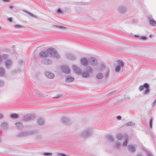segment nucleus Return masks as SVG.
<instances>
[{
  "label": "nucleus",
  "instance_id": "0eeeda50",
  "mask_svg": "<svg viewBox=\"0 0 156 156\" xmlns=\"http://www.w3.org/2000/svg\"><path fill=\"white\" fill-rule=\"evenodd\" d=\"M149 87L147 83H145L144 85L140 86L139 87L140 91H141L145 89L144 94H146L149 91Z\"/></svg>",
  "mask_w": 156,
  "mask_h": 156
},
{
  "label": "nucleus",
  "instance_id": "7ed1b4c3",
  "mask_svg": "<svg viewBox=\"0 0 156 156\" xmlns=\"http://www.w3.org/2000/svg\"><path fill=\"white\" fill-rule=\"evenodd\" d=\"M93 69L91 67H88L86 68V71L82 73V76L84 78H89L90 76V74L93 73Z\"/></svg>",
  "mask_w": 156,
  "mask_h": 156
},
{
  "label": "nucleus",
  "instance_id": "72a5a7b5",
  "mask_svg": "<svg viewBox=\"0 0 156 156\" xmlns=\"http://www.w3.org/2000/svg\"><path fill=\"white\" fill-rule=\"evenodd\" d=\"M15 27L17 28H22L23 27V26L18 24L15 25Z\"/></svg>",
  "mask_w": 156,
  "mask_h": 156
},
{
  "label": "nucleus",
  "instance_id": "9b49d317",
  "mask_svg": "<svg viewBox=\"0 0 156 156\" xmlns=\"http://www.w3.org/2000/svg\"><path fill=\"white\" fill-rule=\"evenodd\" d=\"M81 63L83 66H86L88 62L87 59L86 58H82L80 60Z\"/></svg>",
  "mask_w": 156,
  "mask_h": 156
},
{
  "label": "nucleus",
  "instance_id": "49530a36",
  "mask_svg": "<svg viewBox=\"0 0 156 156\" xmlns=\"http://www.w3.org/2000/svg\"><path fill=\"white\" fill-rule=\"evenodd\" d=\"M142 39L143 40H146L147 38L145 37H142Z\"/></svg>",
  "mask_w": 156,
  "mask_h": 156
},
{
  "label": "nucleus",
  "instance_id": "f3484780",
  "mask_svg": "<svg viewBox=\"0 0 156 156\" xmlns=\"http://www.w3.org/2000/svg\"><path fill=\"white\" fill-rule=\"evenodd\" d=\"M74 80L73 77L68 76L66 79L65 81L67 82H70L73 81Z\"/></svg>",
  "mask_w": 156,
  "mask_h": 156
},
{
  "label": "nucleus",
  "instance_id": "393cba45",
  "mask_svg": "<svg viewBox=\"0 0 156 156\" xmlns=\"http://www.w3.org/2000/svg\"><path fill=\"white\" fill-rule=\"evenodd\" d=\"M149 23L153 26H156V21L153 19L149 20Z\"/></svg>",
  "mask_w": 156,
  "mask_h": 156
},
{
  "label": "nucleus",
  "instance_id": "37998d69",
  "mask_svg": "<svg viewBox=\"0 0 156 156\" xmlns=\"http://www.w3.org/2000/svg\"><path fill=\"white\" fill-rule=\"evenodd\" d=\"M3 115L2 113H0V119H1L3 118Z\"/></svg>",
  "mask_w": 156,
  "mask_h": 156
},
{
  "label": "nucleus",
  "instance_id": "58836bf2",
  "mask_svg": "<svg viewBox=\"0 0 156 156\" xmlns=\"http://www.w3.org/2000/svg\"><path fill=\"white\" fill-rule=\"evenodd\" d=\"M4 85L3 82L1 80H0V87Z\"/></svg>",
  "mask_w": 156,
  "mask_h": 156
},
{
  "label": "nucleus",
  "instance_id": "20e7f679",
  "mask_svg": "<svg viewBox=\"0 0 156 156\" xmlns=\"http://www.w3.org/2000/svg\"><path fill=\"white\" fill-rule=\"evenodd\" d=\"M117 11L121 14L125 13L127 11L126 6L122 5H120L118 6L117 8Z\"/></svg>",
  "mask_w": 156,
  "mask_h": 156
},
{
  "label": "nucleus",
  "instance_id": "6e6552de",
  "mask_svg": "<svg viewBox=\"0 0 156 156\" xmlns=\"http://www.w3.org/2000/svg\"><path fill=\"white\" fill-rule=\"evenodd\" d=\"M5 61V64L6 69L10 68L12 65V61L10 59H6Z\"/></svg>",
  "mask_w": 156,
  "mask_h": 156
},
{
  "label": "nucleus",
  "instance_id": "2f4dec72",
  "mask_svg": "<svg viewBox=\"0 0 156 156\" xmlns=\"http://www.w3.org/2000/svg\"><path fill=\"white\" fill-rule=\"evenodd\" d=\"M124 136V135L122 136L120 134H119L117 136V138L119 140H121L122 139H123V136Z\"/></svg>",
  "mask_w": 156,
  "mask_h": 156
},
{
  "label": "nucleus",
  "instance_id": "6ab92c4d",
  "mask_svg": "<svg viewBox=\"0 0 156 156\" xmlns=\"http://www.w3.org/2000/svg\"><path fill=\"white\" fill-rule=\"evenodd\" d=\"M103 74L101 73H99L97 74L96 77L98 79H101L103 77Z\"/></svg>",
  "mask_w": 156,
  "mask_h": 156
},
{
  "label": "nucleus",
  "instance_id": "f03ea898",
  "mask_svg": "<svg viewBox=\"0 0 156 156\" xmlns=\"http://www.w3.org/2000/svg\"><path fill=\"white\" fill-rule=\"evenodd\" d=\"M93 131L91 128H87L80 132L79 133V136L82 138H86L91 135Z\"/></svg>",
  "mask_w": 156,
  "mask_h": 156
},
{
  "label": "nucleus",
  "instance_id": "f257e3e1",
  "mask_svg": "<svg viewBox=\"0 0 156 156\" xmlns=\"http://www.w3.org/2000/svg\"><path fill=\"white\" fill-rule=\"evenodd\" d=\"M39 55L41 57H45L49 56L57 58H59L60 57L59 54L55 49L53 48H48L47 50L41 51L39 53Z\"/></svg>",
  "mask_w": 156,
  "mask_h": 156
},
{
  "label": "nucleus",
  "instance_id": "ea45409f",
  "mask_svg": "<svg viewBox=\"0 0 156 156\" xmlns=\"http://www.w3.org/2000/svg\"><path fill=\"white\" fill-rule=\"evenodd\" d=\"M57 12H58L59 14L61 13H62V10L60 9H58L57 11Z\"/></svg>",
  "mask_w": 156,
  "mask_h": 156
},
{
  "label": "nucleus",
  "instance_id": "f8f14e48",
  "mask_svg": "<svg viewBox=\"0 0 156 156\" xmlns=\"http://www.w3.org/2000/svg\"><path fill=\"white\" fill-rule=\"evenodd\" d=\"M45 75L49 79H53L55 77V75L53 73L49 72H46Z\"/></svg>",
  "mask_w": 156,
  "mask_h": 156
},
{
  "label": "nucleus",
  "instance_id": "dca6fc26",
  "mask_svg": "<svg viewBox=\"0 0 156 156\" xmlns=\"http://www.w3.org/2000/svg\"><path fill=\"white\" fill-rule=\"evenodd\" d=\"M129 150L131 152H135L136 150V147L134 146L129 145L128 146Z\"/></svg>",
  "mask_w": 156,
  "mask_h": 156
},
{
  "label": "nucleus",
  "instance_id": "3c124183",
  "mask_svg": "<svg viewBox=\"0 0 156 156\" xmlns=\"http://www.w3.org/2000/svg\"><path fill=\"white\" fill-rule=\"evenodd\" d=\"M4 1H5V2H7L9 0H3Z\"/></svg>",
  "mask_w": 156,
  "mask_h": 156
},
{
  "label": "nucleus",
  "instance_id": "a878e982",
  "mask_svg": "<svg viewBox=\"0 0 156 156\" xmlns=\"http://www.w3.org/2000/svg\"><path fill=\"white\" fill-rule=\"evenodd\" d=\"M10 117L12 119H17L18 117V115L16 114H13L10 115Z\"/></svg>",
  "mask_w": 156,
  "mask_h": 156
},
{
  "label": "nucleus",
  "instance_id": "cd10ccee",
  "mask_svg": "<svg viewBox=\"0 0 156 156\" xmlns=\"http://www.w3.org/2000/svg\"><path fill=\"white\" fill-rule=\"evenodd\" d=\"M135 123L132 122H129L126 123L125 124V125L126 126H133L135 125Z\"/></svg>",
  "mask_w": 156,
  "mask_h": 156
},
{
  "label": "nucleus",
  "instance_id": "1a4fd4ad",
  "mask_svg": "<svg viewBox=\"0 0 156 156\" xmlns=\"http://www.w3.org/2000/svg\"><path fill=\"white\" fill-rule=\"evenodd\" d=\"M73 68L74 71L78 74H80L81 73V71L80 68L75 65L73 66Z\"/></svg>",
  "mask_w": 156,
  "mask_h": 156
},
{
  "label": "nucleus",
  "instance_id": "603ef678",
  "mask_svg": "<svg viewBox=\"0 0 156 156\" xmlns=\"http://www.w3.org/2000/svg\"><path fill=\"white\" fill-rule=\"evenodd\" d=\"M152 35H151V34L150 35V36H149V37H152Z\"/></svg>",
  "mask_w": 156,
  "mask_h": 156
},
{
  "label": "nucleus",
  "instance_id": "4468645a",
  "mask_svg": "<svg viewBox=\"0 0 156 156\" xmlns=\"http://www.w3.org/2000/svg\"><path fill=\"white\" fill-rule=\"evenodd\" d=\"M31 134V133L29 132H21L19 133L18 134L17 136H24Z\"/></svg>",
  "mask_w": 156,
  "mask_h": 156
},
{
  "label": "nucleus",
  "instance_id": "412c9836",
  "mask_svg": "<svg viewBox=\"0 0 156 156\" xmlns=\"http://www.w3.org/2000/svg\"><path fill=\"white\" fill-rule=\"evenodd\" d=\"M66 56L68 58L72 60L75 59L76 58L75 56L70 54H67Z\"/></svg>",
  "mask_w": 156,
  "mask_h": 156
},
{
  "label": "nucleus",
  "instance_id": "4be33fe9",
  "mask_svg": "<svg viewBox=\"0 0 156 156\" xmlns=\"http://www.w3.org/2000/svg\"><path fill=\"white\" fill-rule=\"evenodd\" d=\"M15 125L19 129H21L23 128V124L20 122H17L15 123Z\"/></svg>",
  "mask_w": 156,
  "mask_h": 156
},
{
  "label": "nucleus",
  "instance_id": "79ce46f5",
  "mask_svg": "<svg viewBox=\"0 0 156 156\" xmlns=\"http://www.w3.org/2000/svg\"><path fill=\"white\" fill-rule=\"evenodd\" d=\"M7 20L10 22H11L12 21V18H8V19H7Z\"/></svg>",
  "mask_w": 156,
  "mask_h": 156
},
{
  "label": "nucleus",
  "instance_id": "a18cd8bd",
  "mask_svg": "<svg viewBox=\"0 0 156 156\" xmlns=\"http://www.w3.org/2000/svg\"><path fill=\"white\" fill-rule=\"evenodd\" d=\"M23 63V61H20L19 62V64L20 65L22 64Z\"/></svg>",
  "mask_w": 156,
  "mask_h": 156
},
{
  "label": "nucleus",
  "instance_id": "423d86ee",
  "mask_svg": "<svg viewBox=\"0 0 156 156\" xmlns=\"http://www.w3.org/2000/svg\"><path fill=\"white\" fill-rule=\"evenodd\" d=\"M88 62L92 66H96L98 64L97 59L93 57H91L89 58Z\"/></svg>",
  "mask_w": 156,
  "mask_h": 156
},
{
  "label": "nucleus",
  "instance_id": "c85d7f7f",
  "mask_svg": "<svg viewBox=\"0 0 156 156\" xmlns=\"http://www.w3.org/2000/svg\"><path fill=\"white\" fill-rule=\"evenodd\" d=\"M107 139L110 141H113V136H112L108 135L106 136Z\"/></svg>",
  "mask_w": 156,
  "mask_h": 156
},
{
  "label": "nucleus",
  "instance_id": "c03bdc74",
  "mask_svg": "<svg viewBox=\"0 0 156 156\" xmlns=\"http://www.w3.org/2000/svg\"><path fill=\"white\" fill-rule=\"evenodd\" d=\"M120 144H116L115 145V147H116L117 148L119 147V146Z\"/></svg>",
  "mask_w": 156,
  "mask_h": 156
},
{
  "label": "nucleus",
  "instance_id": "a211bd4d",
  "mask_svg": "<svg viewBox=\"0 0 156 156\" xmlns=\"http://www.w3.org/2000/svg\"><path fill=\"white\" fill-rule=\"evenodd\" d=\"M123 139L125 140V141L123 143V145L124 146H126V145L127 143L128 137L127 135H124V136H123Z\"/></svg>",
  "mask_w": 156,
  "mask_h": 156
},
{
  "label": "nucleus",
  "instance_id": "7c9ffc66",
  "mask_svg": "<svg viewBox=\"0 0 156 156\" xmlns=\"http://www.w3.org/2000/svg\"><path fill=\"white\" fill-rule=\"evenodd\" d=\"M24 12H26V13H27L29 15H30V16H31V17H33L34 18H37V17L33 15L32 13H31V12H27V11H24Z\"/></svg>",
  "mask_w": 156,
  "mask_h": 156
},
{
  "label": "nucleus",
  "instance_id": "ddd939ff",
  "mask_svg": "<svg viewBox=\"0 0 156 156\" xmlns=\"http://www.w3.org/2000/svg\"><path fill=\"white\" fill-rule=\"evenodd\" d=\"M8 58V55H7L4 54L2 55H0V62L6 60Z\"/></svg>",
  "mask_w": 156,
  "mask_h": 156
},
{
  "label": "nucleus",
  "instance_id": "c756f323",
  "mask_svg": "<svg viewBox=\"0 0 156 156\" xmlns=\"http://www.w3.org/2000/svg\"><path fill=\"white\" fill-rule=\"evenodd\" d=\"M99 66L100 67L99 69L101 71L103 70L106 69L105 66L103 64H101Z\"/></svg>",
  "mask_w": 156,
  "mask_h": 156
},
{
  "label": "nucleus",
  "instance_id": "de8ad7c7",
  "mask_svg": "<svg viewBox=\"0 0 156 156\" xmlns=\"http://www.w3.org/2000/svg\"><path fill=\"white\" fill-rule=\"evenodd\" d=\"M147 155L148 156H152V154L150 153H148Z\"/></svg>",
  "mask_w": 156,
  "mask_h": 156
},
{
  "label": "nucleus",
  "instance_id": "9d476101",
  "mask_svg": "<svg viewBox=\"0 0 156 156\" xmlns=\"http://www.w3.org/2000/svg\"><path fill=\"white\" fill-rule=\"evenodd\" d=\"M62 69L63 72L67 74H69L70 73V71L69 69L68 66H63L62 67Z\"/></svg>",
  "mask_w": 156,
  "mask_h": 156
},
{
  "label": "nucleus",
  "instance_id": "09e8293b",
  "mask_svg": "<svg viewBox=\"0 0 156 156\" xmlns=\"http://www.w3.org/2000/svg\"><path fill=\"white\" fill-rule=\"evenodd\" d=\"M136 156H142L140 154H138Z\"/></svg>",
  "mask_w": 156,
  "mask_h": 156
},
{
  "label": "nucleus",
  "instance_id": "4c0bfd02",
  "mask_svg": "<svg viewBox=\"0 0 156 156\" xmlns=\"http://www.w3.org/2000/svg\"><path fill=\"white\" fill-rule=\"evenodd\" d=\"M152 119L151 118L150 120V127H151L152 126Z\"/></svg>",
  "mask_w": 156,
  "mask_h": 156
},
{
  "label": "nucleus",
  "instance_id": "bb28decb",
  "mask_svg": "<svg viewBox=\"0 0 156 156\" xmlns=\"http://www.w3.org/2000/svg\"><path fill=\"white\" fill-rule=\"evenodd\" d=\"M5 73V71L4 69L2 68H0V76H4Z\"/></svg>",
  "mask_w": 156,
  "mask_h": 156
},
{
  "label": "nucleus",
  "instance_id": "e433bc0d",
  "mask_svg": "<svg viewBox=\"0 0 156 156\" xmlns=\"http://www.w3.org/2000/svg\"><path fill=\"white\" fill-rule=\"evenodd\" d=\"M44 155L47 156V155H51L52 154V153H44Z\"/></svg>",
  "mask_w": 156,
  "mask_h": 156
},
{
  "label": "nucleus",
  "instance_id": "b1692460",
  "mask_svg": "<svg viewBox=\"0 0 156 156\" xmlns=\"http://www.w3.org/2000/svg\"><path fill=\"white\" fill-rule=\"evenodd\" d=\"M38 123L40 125H43L44 123V120L41 118L37 120Z\"/></svg>",
  "mask_w": 156,
  "mask_h": 156
},
{
  "label": "nucleus",
  "instance_id": "5701e85b",
  "mask_svg": "<svg viewBox=\"0 0 156 156\" xmlns=\"http://www.w3.org/2000/svg\"><path fill=\"white\" fill-rule=\"evenodd\" d=\"M62 121L66 124H69V120L66 118H63L62 119Z\"/></svg>",
  "mask_w": 156,
  "mask_h": 156
},
{
  "label": "nucleus",
  "instance_id": "c9c22d12",
  "mask_svg": "<svg viewBox=\"0 0 156 156\" xmlns=\"http://www.w3.org/2000/svg\"><path fill=\"white\" fill-rule=\"evenodd\" d=\"M57 155L58 156H67L66 154L63 153H58Z\"/></svg>",
  "mask_w": 156,
  "mask_h": 156
},
{
  "label": "nucleus",
  "instance_id": "2eb2a0df",
  "mask_svg": "<svg viewBox=\"0 0 156 156\" xmlns=\"http://www.w3.org/2000/svg\"><path fill=\"white\" fill-rule=\"evenodd\" d=\"M43 64L46 65H49L52 63V61L48 59H45L42 61Z\"/></svg>",
  "mask_w": 156,
  "mask_h": 156
},
{
  "label": "nucleus",
  "instance_id": "473e14b6",
  "mask_svg": "<svg viewBox=\"0 0 156 156\" xmlns=\"http://www.w3.org/2000/svg\"><path fill=\"white\" fill-rule=\"evenodd\" d=\"M106 69V74H105V76L106 78L108 76L109 72V70L108 69Z\"/></svg>",
  "mask_w": 156,
  "mask_h": 156
},
{
  "label": "nucleus",
  "instance_id": "f704fd0d",
  "mask_svg": "<svg viewBox=\"0 0 156 156\" xmlns=\"http://www.w3.org/2000/svg\"><path fill=\"white\" fill-rule=\"evenodd\" d=\"M2 127L3 128H5L7 126V124L6 122H4L2 124Z\"/></svg>",
  "mask_w": 156,
  "mask_h": 156
},
{
  "label": "nucleus",
  "instance_id": "aec40b11",
  "mask_svg": "<svg viewBox=\"0 0 156 156\" xmlns=\"http://www.w3.org/2000/svg\"><path fill=\"white\" fill-rule=\"evenodd\" d=\"M32 119V117L30 115H27L24 116L23 120L25 121H28Z\"/></svg>",
  "mask_w": 156,
  "mask_h": 156
},
{
  "label": "nucleus",
  "instance_id": "a19ab883",
  "mask_svg": "<svg viewBox=\"0 0 156 156\" xmlns=\"http://www.w3.org/2000/svg\"><path fill=\"white\" fill-rule=\"evenodd\" d=\"M122 119V118H121V116H118L117 117V119H118V120H121Z\"/></svg>",
  "mask_w": 156,
  "mask_h": 156
},
{
  "label": "nucleus",
  "instance_id": "39448f33",
  "mask_svg": "<svg viewBox=\"0 0 156 156\" xmlns=\"http://www.w3.org/2000/svg\"><path fill=\"white\" fill-rule=\"evenodd\" d=\"M117 65L115 66V71L117 73H119L121 68L124 67L123 62L121 61H118L117 62Z\"/></svg>",
  "mask_w": 156,
  "mask_h": 156
},
{
  "label": "nucleus",
  "instance_id": "8fccbe9b",
  "mask_svg": "<svg viewBox=\"0 0 156 156\" xmlns=\"http://www.w3.org/2000/svg\"><path fill=\"white\" fill-rule=\"evenodd\" d=\"M13 7H12V5H10V6H9V8H12Z\"/></svg>",
  "mask_w": 156,
  "mask_h": 156
}]
</instances>
